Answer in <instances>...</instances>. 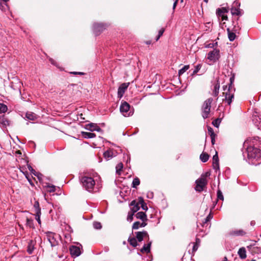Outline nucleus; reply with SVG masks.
Returning <instances> with one entry per match:
<instances>
[{"instance_id": "obj_1", "label": "nucleus", "mask_w": 261, "mask_h": 261, "mask_svg": "<svg viewBox=\"0 0 261 261\" xmlns=\"http://www.w3.org/2000/svg\"><path fill=\"white\" fill-rule=\"evenodd\" d=\"M246 151L248 159L252 162L254 160L257 161L261 157L260 150L256 147L250 145L247 147Z\"/></svg>"}, {"instance_id": "obj_2", "label": "nucleus", "mask_w": 261, "mask_h": 261, "mask_svg": "<svg viewBox=\"0 0 261 261\" xmlns=\"http://www.w3.org/2000/svg\"><path fill=\"white\" fill-rule=\"evenodd\" d=\"M81 182L83 187L88 191L93 190L95 185V181L93 178L84 176L81 178Z\"/></svg>"}, {"instance_id": "obj_3", "label": "nucleus", "mask_w": 261, "mask_h": 261, "mask_svg": "<svg viewBox=\"0 0 261 261\" xmlns=\"http://www.w3.org/2000/svg\"><path fill=\"white\" fill-rule=\"evenodd\" d=\"M213 99L212 98H209L204 101L201 108L202 116L204 119L208 117L210 110L211 108V103Z\"/></svg>"}, {"instance_id": "obj_4", "label": "nucleus", "mask_w": 261, "mask_h": 261, "mask_svg": "<svg viewBox=\"0 0 261 261\" xmlns=\"http://www.w3.org/2000/svg\"><path fill=\"white\" fill-rule=\"evenodd\" d=\"M231 84L229 85V87L227 88V86H223V90L225 91L223 93V95L225 96L224 100H226L229 105H230L232 99L234 96V92L231 87Z\"/></svg>"}, {"instance_id": "obj_5", "label": "nucleus", "mask_w": 261, "mask_h": 261, "mask_svg": "<svg viewBox=\"0 0 261 261\" xmlns=\"http://www.w3.org/2000/svg\"><path fill=\"white\" fill-rule=\"evenodd\" d=\"M207 183L206 178L205 175H201L200 178L197 179L196 181V186L195 190L199 192L202 191L206 187Z\"/></svg>"}, {"instance_id": "obj_6", "label": "nucleus", "mask_w": 261, "mask_h": 261, "mask_svg": "<svg viewBox=\"0 0 261 261\" xmlns=\"http://www.w3.org/2000/svg\"><path fill=\"white\" fill-rule=\"evenodd\" d=\"M129 110L130 105L126 101L122 102L120 107V111L122 114L125 117L132 115L133 113Z\"/></svg>"}, {"instance_id": "obj_7", "label": "nucleus", "mask_w": 261, "mask_h": 261, "mask_svg": "<svg viewBox=\"0 0 261 261\" xmlns=\"http://www.w3.org/2000/svg\"><path fill=\"white\" fill-rule=\"evenodd\" d=\"M220 57L219 49L214 48L212 51L209 52L207 54V59L210 61L215 62L217 61Z\"/></svg>"}, {"instance_id": "obj_8", "label": "nucleus", "mask_w": 261, "mask_h": 261, "mask_svg": "<svg viewBox=\"0 0 261 261\" xmlns=\"http://www.w3.org/2000/svg\"><path fill=\"white\" fill-rule=\"evenodd\" d=\"M56 234L51 232L46 233V237L51 247H55L58 245V241L55 238Z\"/></svg>"}, {"instance_id": "obj_9", "label": "nucleus", "mask_w": 261, "mask_h": 261, "mask_svg": "<svg viewBox=\"0 0 261 261\" xmlns=\"http://www.w3.org/2000/svg\"><path fill=\"white\" fill-rule=\"evenodd\" d=\"M129 83H124L122 84L118 88V97L120 99L121 98L125 93V91L127 89Z\"/></svg>"}, {"instance_id": "obj_10", "label": "nucleus", "mask_w": 261, "mask_h": 261, "mask_svg": "<svg viewBox=\"0 0 261 261\" xmlns=\"http://www.w3.org/2000/svg\"><path fill=\"white\" fill-rule=\"evenodd\" d=\"M69 250L71 256L74 257H77L81 254L80 247L72 246L70 247Z\"/></svg>"}, {"instance_id": "obj_11", "label": "nucleus", "mask_w": 261, "mask_h": 261, "mask_svg": "<svg viewBox=\"0 0 261 261\" xmlns=\"http://www.w3.org/2000/svg\"><path fill=\"white\" fill-rule=\"evenodd\" d=\"M116 155V152L113 149H109L103 153L105 159L108 161Z\"/></svg>"}, {"instance_id": "obj_12", "label": "nucleus", "mask_w": 261, "mask_h": 261, "mask_svg": "<svg viewBox=\"0 0 261 261\" xmlns=\"http://www.w3.org/2000/svg\"><path fill=\"white\" fill-rule=\"evenodd\" d=\"M139 203L136 202L135 200H133L130 204L131 212L135 213L137 212L140 209Z\"/></svg>"}, {"instance_id": "obj_13", "label": "nucleus", "mask_w": 261, "mask_h": 261, "mask_svg": "<svg viewBox=\"0 0 261 261\" xmlns=\"http://www.w3.org/2000/svg\"><path fill=\"white\" fill-rule=\"evenodd\" d=\"M148 237L146 231H138L136 232V238L139 242H141L144 237Z\"/></svg>"}, {"instance_id": "obj_14", "label": "nucleus", "mask_w": 261, "mask_h": 261, "mask_svg": "<svg viewBox=\"0 0 261 261\" xmlns=\"http://www.w3.org/2000/svg\"><path fill=\"white\" fill-rule=\"evenodd\" d=\"M9 125V120L4 116H0V126L2 127H6Z\"/></svg>"}, {"instance_id": "obj_15", "label": "nucleus", "mask_w": 261, "mask_h": 261, "mask_svg": "<svg viewBox=\"0 0 261 261\" xmlns=\"http://www.w3.org/2000/svg\"><path fill=\"white\" fill-rule=\"evenodd\" d=\"M213 166L214 169H215V170L219 169V159L217 152L213 157Z\"/></svg>"}, {"instance_id": "obj_16", "label": "nucleus", "mask_w": 261, "mask_h": 261, "mask_svg": "<svg viewBox=\"0 0 261 261\" xmlns=\"http://www.w3.org/2000/svg\"><path fill=\"white\" fill-rule=\"evenodd\" d=\"M229 11L228 7H222L221 8H218L216 10V14L217 16L222 15L223 14H225V13H228Z\"/></svg>"}, {"instance_id": "obj_17", "label": "nucleus", "mask_w": 261, "mask_h": 261, "mask_svg": "<svg viewBox=\"0 0 261 261\" xmlns=\"http://www.w3.org/2000/svg\"><path fill=\"white\" fill-rule=\"evenodd\" d=\"M136 217L137 219L141 220L142 221H145L147 220V215L145 213L142 212L137 213L136 215Z\"/></svg>"}, {"instance_id": "obj_18", "label": "nucleus", "mask_w": 261, "mask_h": 261, "mask_svg": "<svg viewBox=\"0 0 261 261\" xmlns=\"http://www.w3.org/2000/svg\"><path fill=\"white\" fill-rule=\"evenodd\" d=\"M93 27L95 32H100L105 29V27L102 23H95Z\"/></svg>"}, {"instance_id": "obj_19", "label": "nucleus", "mask_w": 261, "mask_h": 261, "mask_svg": "<svg viewBox=\"0 0 261 261\" xmlns=\"http://www.w3.org/2000/svg\"><path fill=\"white\" fill-rule=\"evenodd\" d=\"M220 88V83L217 81L216 83L214 85V89L213 91V95L214 96H217L219 94V91Z\"/></svg>"}, {"instance_id": "obj_20", "label": "nucleus", "mask_w": 261, "mask_h": 261, "mask_svg": "<svg viewBox=\"0 0 261 261\" xmlns=\"http://www.w3.org/2000/svg\"><path fill=\"white\" fill-rule=\"evenodd\" d=\"M238 254L241 258H245L246 257V251L245 248L244 247L241 248L238 251Z\"/></svg>"}, {"instance_id": "obj_21", "label": "nucleus", "mask_w": 261, "mask_h": 261, "mask_svg": "<svg viewBox=\"0 0 261 261\" xmlns=\"http://www.w3.org/2000/svg\"><path fill=\"white\" fill-rule=\"evenodd\" d=\"M26 117L27 119L31 120H35L37 119V115L34 113L31 112H28L26 113Z\"/></svg>"}, {"instance_id": "obj_22", "label": "nucleus", "mask_w": 261, "mask_h": 261, "mask_svg": "<svg viewBox=\"0 0 261 261\" xmlns=\"http://www.w3.org/2000/svg\"><path fill=\"white\" fill-rule=\"evenodd\" d=\"M139 205H141L142 208L144 211H147L148 207L146 204L144 202V199L142 197H140L138 198Z\"/></svg>"}, {"instance_id": "obj_23", "label": "nucleus", "mask_w": 261, "mask_h": 261, "mask_svg": "<svg viewBox=\"0 0 261 261\" xmlns=\"http://www.w3.org/2000/svg\"><path fill=\"white\" fill-rule=\"evenodd\" d=\"M82 136L85 138H93L95 137L96 135L94 133H89V132H82Z\"/></svg>"}, {"instance_id": "obj_24", "label": "nucleus", "mask_w": 261, "mask_h": 261, "mask_svg": "<svg viewBox=\"0 0 261 261\" xmlns=\"http://www.w3.org/2000/svg\"><path fill=\"white\" fill-rule=\"evenodd\" d=\"M227 31L228 33V37L229 41H233L236 37L235 33L231 32L230 30V29L229 28H227Z\"/></svg>"}, {"instance_id": "obj_25", "label": "nucleus", "mask_w": 261, "mask_h": 261, "mask_svg": "<svg viewBox=\"0 0 261 261\" xmlns=\"http://www.w3.org/2000/svg\"><path fill=\"white\" fill-rule=\"evenodd\" d=\"M28 167L29 170L30 171V172H31L32 174H34L35 175L37 176L38 177V178H39V180H40V179H41V176H42V175L41 174H40V173H36V171H35V170L34 169H33V168L31 167V165H28Z\"/></svg>"}, {"instance_id": "obj_26", "label": "nucleus", "mask_w": 261, "mask_h": 261, "mask_svg": "<svg viewBox=\"0 0 261 261\" xmlns=\"http://www.w3.org/2000/svg\"><path fill=\"white\" fill-rule=\"evenodd\" d=\"M231 13L232 15H241L240 10L239 8L233 7L231 8Z\"/></svg>"}, {"instance_id": "obj_27", "label": "nucleus", "mask_w": 261, "mask_h": 261, "mask_svg": "<svg viewBox=\"0 0 261 261\" xmlns=\"http://www.w3.org/2000/svg\"><path fill=\"white\" fill-rule=\"evenodd\" d=\"M151 245V243H148V244H145L143 248L141 249V252H150V247Z\"/></svg>"}, {"instance_id": "obj_28", "label": "nucleus", "mask_w": 261, "mask_h": 261, "mask_svg": "<svg viewBox=\"0 0 261 261\" xmlns=\"http://www.w3.org/2000/svg\"><path fill=\"white\" fill-rule=\"evenodd\" d=\"M200 159L203 162H206L209 159V155L206 153H202L200 155Z\"/></svg>"}, {"instance_id": "obj_29", "label": "nucleus", "mask_w": 261, "mask_h": 261, "mask_svg": "<svg viewBox=\"0 0 261 261\" xmlns=\"http://www.w3.org/2000/svg\"><path fill=\"white\" fill-rule=\"evenodd\" d=\"M123 167V165L122 163H120L118 164L117 165V166H116V173L119 174V175H120L121 171Z\"/></svg>"}, {"instance_id": "obj_30", "label": "nucleus", "mask_w": 261, "mask_h": 261, "mask_svg": "<svg viewBox=\"0 0 261 261\" xmlns=\"http://www.w3.org/2000/svg\"><path fill=\"white\" fill-rule=\"evenodd\" d=\"M128 241L129 244L133 247H136L138 245L137 240L135 238H129Z\"/></svg>"}, {"instance_id": "obj_31", "label": "nucleus", "mask_w": 261, "mask_h": 261, "mask_svg": "<svg viewBox=\"0 0 261 261\" xmlns=\"http://www.w3.org/2000/svg\"><path fill=\"white\" fill-rule=\"evenodd\" d=\"M189 65H185L178 71V74L179 76L184 74L187 70L189 69Z\"/></svg>"}, {"instance_id": "obj_32", "label": "nucleus", "mask_w": 261, "mask_h": 261, "mask_svg": "<svg viewBox=\"0 0 261 261\" xmlns=\"http://www.w3.org/2000/svg\"><path fill=\"white\" fill-rule=\"evenodd\" d=\"M46 187L48 192H54L56 191V187L54 185H47Z\"/></svg>"}, {"instance_id": "obj_33", "label": "nucleus", "mask_w": 261, "mask_h": 261, "mask_svg": "<svg viewBox=\"0 0 261 261\" xmlns=\"http://www.w3.org/2000/svg\"><path fill=\"white\" fill-rule=\"evenodd\" d=\"M41 212L38 210L37 213H35V219L38 222L39 225H41V220H40V216H41Z\"/></svg>"}, {"instance_id": "obj_34", "label": "nucleus", "mask_w": 261, "mask_h": 261, "mask_svg": "<svg viewBox=\"0 0 261 261\" xmlns=\"http://www.w3.org/2000/svg\"><path fill=\"white\" fill-rule=\"evenodd\" d=\"M2 1L4 2V3L2 4L0 2V9L2 11H4L6 10V8H7V7H8L7 4H6V3L8 1H9V0H2Z\"/></svg>"}, {"instance_id": "obj_35", "label": "nucleus", "mask_w": 261, "mask_h": 261, "mask_svg": "<svg viewBox=\"0 0 261 261\" xmlns=\"http://www.w3.org/2000/svg\"><path fill=\"white\" fill-rule=\"evenodd\" d=\"M7 107L3 103H0V113H5L7 111Z\"/></svg>"}, {"instance_id": "obj_36", "label": "nucleus", "mask_w": 261, "mask_h": 261, "mask_svg": "<svg viewBox=\"0 0 261 261\" xmlns=\"http://www.w3.org/2000/svg\"><path fill=\"white\" fill-rule=\"evenodd\" d=\"M33 243V241H31L28 245V252L29 254H32L33 251L34 247Z\"/></svg>"}, {"instance_id": "obj_37", "label": "nucleus", "mask_w": 261, "mask_h": 261, "mask_svg": "<svg viewBox=\"0 0 261 261\" xmlns=\"http://www.w3.org/2000/svg\"><path fill=\"white\" fill-rule=\"evenodd\" d=\"M140 184V180L138 178H135L134 179L133 181V183H132V187L133 188H136L137 186H138V185H139Z\"/></svg>"}, {"instance_id": "obj_38", "label": "nucleus", "mask_w": 261, "mask_h": 261, "mask_svg": "<svg viewBox=\"0 0 261 261\" xmlns=\"http://www.w3.org/2000/svg\"><path fill=\"white\" fill-rule=\"evenodd\" d=\"M26 224L27 226H28L30 228L34 227L33 226V220L31 219L27 218V222Z\"/></svg>"}, {"instance_id": "obj_39", "label": "nucleus", "mask_w": 261, "mask_h": 261, "mask_svg": "<svg viewBox=\"0 0 261 261\" xmlns=\"http://www.w3.org/2000/svg\"><path fill=\"white\" fill-rule=\"evenodd\" d=\"M93 225L94 228L96 229H99L101 228V225L100 222H94L93 223Z\"/></svg>"}, {"instance_id": "obj_40", "label": "nucleus", "mask_w": 261, "mask_h": 261, "mask_svg": "<svg viewBox=\"0 0 261 261\" xmlns=\"http://www.w3.org/2000/svg\"><path fill=\"white\" fill-rule=\"evenodd\" d=\"M164 31H165V29L164 28H162L161 29H160L159 30L158 35L155 39L156 41H157L160 39V38L162 36Z\"/></svg>"}, {"instance_id": "obj_41", "label": "nucleus", "mask_w": 261, "mask_h": 261, "mask_svg": "<svg viewBox=\"0 0 261 261\" xmlns=\"http://www.w3.org/2000/svg\"><path fill=\"white\" fill-rule=\"evenodd\" d=\"M141 223L139 221L135 222L132 226L133 229H137L140 227Z\"/></svg>"}, {"instance_id": "obj_42", "label": "nucleus", "mask_w": 261, "mask_h": 261, "mask_svg": "<svg viewBox=\"0 0 261 261\" xmlns=\"http://www.w3.org/2000/svg\"><path fill=\"white\" fill-rule=\"evenodd\" d=\"M34 207L35 208V212L37 213L38 211L39 210L41 212V209L39 207V203L38 201H36L34 203Z\"/></svg>"}, {"instance_id": "obj_43", "label": "nucleus", "mask_w": 261, "mask_h": 261, "mask_svg": "<svg viewBox=\"0 0 261 261\" xmlns=\"http://www.w3.org/2000/svg\"><path fill=\"white\" fill-rule=\"evenodd\" d=\"M245 232L242 230H240L239 231H234L233 232V234L236 235V236H243L245 234Z\"/></svg>"}, {"instance_id": "obj_44", "label": "nucleus", "mask_w": 261, "mask_h": 261, "mask_svg": "<svg viewBox=\"0 0 261 261\" xmlns=\"http://www.w3.org/2000/svg\"><path fill=\"white\" fill-rule=\"evenodd\" d=\"M97 125L95 123H89L86 125V129L88 130V128H94L95 126H97Z\"/></svg>"}, {"instance_id": "obj_45", "label": "nucleus", "mask_w": 261, "mask_h": 261, "mask_svg": "<svg viewBox=\"0 0 261 261\" xmlns=\"http://www.w3.org/2000/svg\"><path fill=\"white\" fill-rule=\"evenodd\" d=\"M208 133L209 135H210L211 137L216 136V135L214 133L213 128L211 127H208Z\"/></svg>"}, {"instance_id": "obj_46", "label": "nucleus", "mask_w": 261, "mask_h": 261, "mask_svg": "<svg viewBox=\"0 0 261 261\" xmlns=\"http://www.w3.org/2000/svg\"><path fill=\"white\" fill-rule=\"evenodd\" d=\"M88 130L91 132L97 131L99 132L101 131V129L98 125H97L95 126L94 128H88Z\"/></svg>"}, {"instance_id": "obj_47", "label": "nucleus", "mask_w": 261, "mask_h": 261, "mask_svg": "<svg viewBox=\"0 0 261 261\" xmlns=\"http://www.w3.org/2000/svg\"><path fill=\"white\" fill-rule=\"evenodd\" d=\"M217 198L218 199L222 200H223L224 197L222 194V193L220 190H218L217 192Z\"/></svg>"}, {"instance_id": "obj_48", "label": "nucleus", "mask_w": 261, "mask_h": 261, "mask_svg": "<svg viewBox=\"0 0 261 261\" xmlns=\"http://www.w3.org/2000/svg\"><path fill=\"white\" fill-rule=\"evenodd\" d=\"M134 214V213H133V212H128L127 218V219L128 221H132L133 220Z\"/></svg>"}, {"instance_id": "obj_49", "label": "nucleus", "mask_w": 261, "mask_h": 261, "mask_svg": "<svg viewBox=\"0 0 261 261\" xmlns=\"http://www.w3.org/2000/svg\"><path fill=\"white\" fill-rule=\"evenodd\" d=\"M217 42H213V43H208V44H207L206 45V47L213 48L215 46H217Z\"/></svg>"}, {"instance_id": "obj_50", "label": "nucleus", "mask_w": 261, "mask_h": 261, "mask_svg": "<svg viewBox=\"0 0 261 261\" xmlns=\"http://www.w3.org/2000/svg\"><path fill=\"white\" fill-rule=\"evenodd\" d=\"M233 7H236V8H240V2L238 1H235L233 4H232V6Z\"/></svg>"}, {"instance_id": "obj_51", "label": "nucleus", "mask_w": 261, "mask_h": 261, "mask_svg": "<svg viewBox=\"0 0 261 261\" xmlns=\"http://www.w3.org/2000/svg\"><path fill=\"white\" fill-rule=\"evenodd\" d=\"M220 121L218 119H216L215 121L213 122V124L218 127L219 126V125L220 124Z\"/></svg>"}, {"instance_id": "obj_52", "label": "nucleus", "mask_w": 261, "mask_h": 261, "mask_svg": "<svg viewBox=\"0 0 261 261\" xmlns=\"http://www.w3.org/2000/svg\"><path fill=\"white\" fill-rule=\"evenodd\" d=\"M199 240L197 239V240H196V243L194 245L193 247V250L194 251H196L197 250L198 246H197V244L198 243V242H199Z\"/></svg>"}, {"instance_id": "obj_53", "label": "nucleus", "mask_w": 261, "mask_h": 261, "mask_svg": "<svg viewBox=\"0 0 261 261\" xmlns=\"http://www.w3.org/2000/svg\"><path fill=\"white\" fill-rule=\"evenodd\" d=\"M218 17H221V19H222V20H227V19H228V17H227V15H226L225 14H223V15H218Z\"/></svg>"}, {"instance_id": "obj_54", "label": "nucleus", "mask_w": 261, "mask_h": 261, "mask_svg": "<svg viewBox=\"0 0 261 261\" xmlns=\"http://www.w3.org/2000/svg\"><path fill=\"white\" fill-rule=\"evenodd\" d=\"M199 69H200L199 65H197L196 66V69L194 70V73L197 72Z\"/></svg>"}, {"instance_id": "obj_55", "label": "nucleus", "mask_w": 261, "mask_h": 261, "mask_svg": "<svg viewBox=\"0 0 261 261\" xmlns=\"http://www.w3.org/2000/svg\"><path fill=\"white\" fill-rule=\"evenodd\" d=\"M178 0H175L174 4H173V9H174L176 6V5H177V2H178Z\"/></svg>"}, {"instance_id": "obj_56", "label": "nucleus", "mask_w": 261, "mask_h": 261, "mask_svg": "<svg viewBox=\"0 0 261 261\" xmlns=\"http://www.w3.org/2000/svg\"><path fill=\"white\" fill-rule=\"evenodd\" d=\"M211 141H212V144H215V137H211Z\"/></svg>"}, {"instance_id": "obj_57", "label": "nucleus", "mask_w": 261, "mask_h": 261, "mask_svg": "<svg viewBox=\"0 0 261 261\" xmlns=\"http://www.w3.org/2000/svg\"><path fill=\"white\" fill-rule=\"evenodd\" d=\"M147 225V223H145L144 221H143L142 223L140 224V227H144Z\"/></svg>"}, {"instance_id": "obj_58", "label": "nucleus", "mask_w": 261, "mask_h": 261, "mask_svg": "<svg viewBox=\"0 0 261 261\" xmlns=\"http://www.w3.org/2000/svg\"><path fill=\"white\" fill-rule=\"evenodd\" d=\"M147 197L148 198H151L153 197V194L152 193H148V195H147Z\"/></svg>"}, {"instance_id": "obj_59", "label": "nucleus", "mask_w": 261, "mask_h": 261, "mask_svg": "<svg viewBox=\"0 0 261 261\" xmlns=\"http://www.w3.org/2000/svg\"><path fill=\"white\" fill-rule=\"evenodd\" d=\"M49 61H50V63H51L52 64H54V65L55 64V61H54V60L53 59H49Z\"/></svg>"}, {"instance_id": "obj_60", "label": "nucleus", "mask_w": 261, "mask_h": 261, "mask_svg": "<svg viewBox=\"0 0 261 261\" xmlns=\"http://www.w3.org/2000/svg\"><path fill=\"white\" fill-rule=\"evenodd\" d=\"M223 261H227V258L226 256L224 257Z\"/></svg>"}, {"instance_id": "obj_61", "label": "nucleus", "mask_w": 261, "mask_h": 261, "mask_svg": "<svg viewBox=\"0 0 261 261\" xmlns=\"http://www.w3.org/2000/svg\"><path fill=\"white\" fill-rule=\"evenodd\" d=\"M210 218V215L206 218V221H208V219Z\"/></svg>"}, {"instance_id": "obj_62", "label": "nucleus", "mask_w": 261, "mask_h": 261, "mask_svg": "<svg viewBox=\"0 0 261 261\" xmlns=\"http://www.w3.org/2000/svg\"><path fill=\"white\" fill-rule=\"evenodd\" d=\"M210 218V215L206 218V221H208V219Z\"/></svg>"}, {"instance_id": "obj_63", "label": "nucleus", "mask_w": 261, "mask_h": 261, "mask_svg": "<svg viewBox=\"0 0 261 261\" xmlns=\"http://www.w3.org/2000/svg\"><path fill=\"white\" fill-rule=\"evenodd\" d=\"M247 143H248V141H245L244 143V146H246Z\"/></svg>"}, {"instance_id": "obj_64", "label": "nucleus", "mask_w": 261, "mask_h": 261, "mask_svg": "<svg viewBox=\"0 0 261 261\" xmlns=\"http://www.w3.org/2000/svg\"><path fill=\"white\" fill-rule=\"evenodd\" d=\"M208 0H203V1H204L205 3H207L208 2Z\"/></svg>"}]
</instances>
